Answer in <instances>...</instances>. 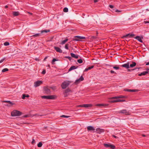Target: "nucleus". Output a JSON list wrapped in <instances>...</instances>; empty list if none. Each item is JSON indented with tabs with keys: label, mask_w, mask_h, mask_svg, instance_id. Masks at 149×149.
Returning <instances> with one entry per match:
<instances>
[{
	"label": "nucleus",
	"mask_w": 149,
	"mask_h": 149,
	"mask_svg": "<svg viewBox=\"0 0 149 149\" xmlns=\"http://www.w3.org/2000/svg\"><path fill=\"white\" fill-rule=\"evenodd\" d=\"M106 66H108L109 67H110L112 66V65L109 64H106Z\"/></svg>",
	"instance_id": "nucleus-54"
},
{
	"label": "nucleus",
	"mask_w": 149,
	"mask_h": 149,
	"mask_svg": "<svg viewBox=\"0 0 149 149\" xmlns=\"http://www.w3.org/2000/svg\"><path fill=\"white\" fill-rule=\"evenodd\" d=\"M74 38H79V39H85L86 38L84 37L81 36H75Z\"/></svg>",
	"instance_id": "nucleus-24"
},
{
	"label": "nucleus",
	"mask_w": 149,
	"mask_h": 149,
	"mask_svg": "<svg viewBox=\"0 0 149 149\" xmlns=\"http://www.w3.org/2000/svg\"><path fill=\"white\" fill-rule=\"evenodd\" d=\"M98 1L97 0H94V3H96V2H97Z\"/></svg>",
	"instance_id": "nucleus-59"
},
{
	"label": "nucleus",
	"mask_w": 149,
	"mask_h": 149,
	"mask_svg": "<svg viewBox=\"0 0 149 149\" xmlns=\"http://www.w3.org/2000/svg\"><path fill=\"white\" fill-rule=\"evenodd\" d=\"M84 78L82 76H81L78 79H77L75 82V83L76 84H78L79 83L80 81L84 80Z\"/></svg>",
	"instance_id": "nucleus-11"
},
{
	"label": "nucleus",
	"mask_w": 149,
	"mask_h": 149,
	"mask_svg": "<svg viewBox=\"0 0 149 149\" xmlns=\"http://www.w3.org/2000/svg\"><path fill=\"white\" fill-rule=\"evenodd\" d=\"M48 66L49 68L50 67V65H48Z\"/></svg>",
	"instance_id": "nucleus-64"
},
{
	"label": "nucleus",
	"mask_w": 149,
	"mask_h": 149,
	"mask_svg": "<svg viewBox=\"0 0 149 149\" xmlns=\"http://www.w3.org/2000/svg\"><path fill=\"white\" fill-rule=\"evenodd\" d=\"M93 65H92L91 66L89 67L88 68H86L84 70V72H86L88 70H91V69L93 68L94 67Z\"/></svg>",
	"instance_id": "nucleus-20"
},
{
	"label": "nucleus",
	"mask_w": 149,
	"mask_h": 149,
	"mask_svg": "<svg viewBox=\"0 0 149 149\" xmlns=\"http://www.w3.org/2000/svg\"><path fill=\"white\" fill-rule=\"evenodd\" d=\"M58 60H57V59H56L55 58H54L52 59V64H53V63L54 62L56 61H57Z\"/></svg>",
	"instance_id": "nucleus-44"
},
{
	"label": "nucleus",
	"mask_w": 149,
	"mask_h": 149,
	"mask_svg": "<svg viewBox=\"0 0 149 149\" xmlns=\"http://www.w3.org/2000/svg\"><path fill=\"white\" fill-rule=\"evenodd\" d=\"M149 65V62H147L146 64V65Z\"/></svg>",
	"instance_id": "nucleus-60"
},
{
	"label": "nucleus",
	"mask_w": 149,
	"mask_h": 149,
	"mask_svg": "<svg viewBox=\"0 0 149 149\" xmlns=\"http://www.w3.org/2000/svg\"><path fill=\"white\" fill-rule=\"evenodd\" d=\"M130 35L129 36V37L130 38H132L135 36V35L134 34L129 33Z\"/></svg>",
	"instance_id": "nucleus-36"
},
{
	"label": "nucleus",
	"mask_w": 149,
	"mask_h": 149,
	"mask_svg": "<svg viewBox=\"0 0 149 149\" xmlns=\"http://www.w3.org/2000/svg\"><path fill=\"white\" fill-rule=\"evenodd\" d=\"M40 33H37L36 34H35L34 35H33L32 36L33 37H38L40 36Z\"/></svg>",
	"instance_id": "nucleus-29"
},
{
	"label": "nucleus",
	"mask_w": 149,
	"mask_h": 149,
	"mask_svg": "<svg viewBox=\"0 0 149 149\" xmlns=\"http://www.w3.org/2000/svg\"><path fill=\"white\" fill-rule=\"evenodd\" d=\"M77 61L79 63H81L83 62V61L81 59L78 60Z\"/></svg>",
	"instance_id": "nucleus-40"
},
{
	"label": "nucleus",
	"mask_w": 149,
	"mask_h": 149,
	"mask_svg": "<svg viewBox=\"0 0 149 149\" xmlns=\"http://www.w3.org/2000/svg\"><path fill=\"white\" fill-rule=\"evenodd\" d=\"M8 70H9L8 68H5L2 70V72H5Z\"/></svg>",
	"instance_id": "nucleus-37"
},
{
	"label": "nucleus",
	"mask_w": 149,
	"mask_h": 149,
	"mask_svg": "<svg viewBox=\"0 0 149 149\" xmlns=\"http://www.w3.org/2000/svg\"><path fill=\"white\" fill-rule=\"evenodd\" d=\"M146 70V71L148 72V74H149V69L148 68Z\"/></svg>",
	"instance_id": "nucleus-57"
},
{
	"label": "nucleus",
	"mask_w": 149,
	"mask_h": 149,
	"mask_svg": "<svg viewBox=\"0 0 149 149\" xmlns=\"http://www.w3.org/2000/svg\"><path fill=\"white\" fill-rule=\"evenodd\" d=\"M63 11L65 12H67L68 11V9L66 7H65L63 9Z\"/></svg>",
	"instance_id": "nucleus-35"
},
{
	"label": "nucleus",
	"mask_w": 149,
	"mask_h": 149,
	"mask_svg": "<svg viewBox=\"0 0 149 149\" xmlns=\"http://www.w3.org/2000/svg\"><path fill=\"white\" fill-rule=\"evenodd\" d=\"M147 74H148V72L147 71H146L143 72H141V73L139 74H138V75L139 76H141L142 75H145Z\"/></svg>",
	"instance_id": "nucleus-23"
},
{
	"label": "nucleus",
	"mask_w": 149,
	"mask_h": 149,
	"mask_svg": "<svg viewBox=\"0 0 149 149\" xmlns=\"http://www.w3.org/2000/svg\"><path fill=\"white\" fill-rule=\"evenodd\" d=\"M61 117H62L67 118H68L69 117V116H65V115H63L61 116Z\"/></svg>",
	"instance_id": "nucleus-45"
},
{
	"label": "nucleus",
	"mask_w": 149,
	"mask_h": 149,
	"mask_svg": "<svg viewBox=\"0 0 149 149\" xmlns=\"http://www.w3.org/2000/svg\"><path fill=\"white\" fill-rule=\"evenodd\" d=\"M78 67V66L76 67L75 66H72L69 69L68 71H70L72 70H74L77 68Z\"/></svg>",
	"instance_id": "nucleus-17"
},
{
	"label": "nucleus",
	"mask_w": 149,
	"mask_h": 149,
	"mask_svg": "<svg viewBox=\"0 0 149 149\" xmlns=\"http://www.w3.org/2000/svg\"><path fill=\"white\" fill-rule=\"evenodd\" d=\"M96 106L98 107H101L102 106H107L106 104H97L96 105Z\"/></svg>",
	"instance_id": "nucleus-26"
},
{
	"label": "nucleus",
	"mask_w": 149,
	"mask_h": 149,
	"mask_svg": "<svg viewBox=\"0 0 149 149\" xmlns=\"http://www.w3.org/2000/svg\"><path fill=\"white\" fill-rule=\"evenodd\" d=\"M68 40V39H66L65 40L62 41L60 43V44L61 45H63L65 44Z\"/></svg>",
	"instance_id": "nucleus-27"
},
{
	"label": "nucleus",
	"mask_w": 149,
	"mask_h": 149,
	"mask_svg": "<svg viewBox=\"0 0 149 149\" xmlns=\"http://www.w3.org/2000/svg\"><path fill=\"white\" fill-rule=\"evenodd\" d=\"M124 97V96H119L114 97H111V98L112 99H116L120 98H123Z\"/></svg>",
	"instance_id": "nucleus-21"
},
{
	"label": "nucleus",
	"mask_w": 149,
	"mask_h": 149,
	"mask_svg": "<svg viewBox=\"0 0 149 149\" xmlns=\"http://www.w3.org/2000/svg\"><path fill=\"white\" fill-rule=\"evenodd\" d=\"M135 38L137 39L141 43L143 42V41L141 39V38L139 36H137L135 37Z\"/></svg>",
	"instance_id": "nucleus-16"
},
{
	"label": "nucleus",
	"mask_w": 149,
	"mask_h": 149,
	"mask_svg": "<svg viewBox=\"0 0 149 149\" xmlns=\"http://www.w3.org/2000/svg\"><path fill=\"white\" fill-rule=\"evenodd\" d=\"M73 40L75 41H78L79 40L77 38H74L73 39Z\"/></svg>",
	"instance_id": "nucleus-51"
},
{
	"label": "nucleus",
	"mask_w": 149,
	"mask_h": 149,
	"mask_svg": "<svg viewBox=\"0 0 149 149\" xmlns=\"http://www.w3.org/2000/svg\"><path fill=\"white\" fill-rule=\"evenodd\" d=\"M49 88H51L52 89H53V88L52 87H48V86H46L44 88V90L45 93H46L47 94H48L50 93L51 92V91Z\"/></svg>",
	"instance_id": "nucleus-6"
},
{
	"label": "nucleus",
	"mask_w": 149,
	"mask_h": 149,
	"mask_svg": "<svg viewBox=\"0 0 149 149\" xmlns=\"http://www.w3.org/2000/svg\"><path fill=\"white\" fill-rule=\"evenodd\" d=\"M132 64L130 65V67L131 68H132L136 65V63L133 61H132Z\"/></svg>",
	"instance_id": "nucleus-22"
},
{
	"label": "nucleus",
	"mask_w": 149,
	"mask_h": 149,
	"mask_svg": "<svg viewBox=\"0 0 149 149\" xmlns=\"http://www.w3.org/2000/svg\"><path fill=\"white\" fill-rule=\"evenodd\" d=\"M129 35H130L129 34V33L125 35H124V36H123V37H122V38H127V37H129Z\"/></svg>",
	"instance_id": "nucleus-38"
},
{
	"label": "nucleus",
	"mask_w": 149,
	"mask_h": 149,
	"mask_svg": "<svg viewBox=\"0 0 149 149\" xmlns=\"http://www.w3.org/2000/svg\"><path fill=\"white\" fill-rule=\"evenodd\" d=\"M54 49L57 52L61 53L62 52V50L59 47L54 46Z\"/></svg>",
	"instance_id": "nucleus-14"
},
{
	"label": "nucleus",
	"mask_w": 149,
	"mask_h": 149,
	"mask_svg": "<svg viewBox=\"0 0 149 149\" xmlns=\"http://www.w3.org/2000/svg\"><path fill=\"white\" fill-rule=\"evenodd\" d=\"M69 45L67 43L66 44L65 46V48L66 49L68 50L69 49L68 46H69Z\"/></svg>",
	"instance_id": "nucleus-34"
},
{
	"label": "nucleus",
	"mask_w": 149,
	"mask_h": 149,
	"mask_svg": "<svg viewBox=\"0 0 149 149\" xmlns=\"http://www.w3.org/2000/svg\"><path fill=\"white\" fill-rule=\"evenodd\" d=\"M124 101H125V100H123L118 99L117 100H110L109 102L111 103H114L116 102H123Z\"/></svg>",
	"instance_id": "nucleus-10"
},
{
	"label": "nucleus",
	"mask_w": 149,
	"mask_h": 149,
	"mask_svg": "<svg viewBox=\"0 0 149 149\" xmlns=\"http://www.w3.org/2000/svg\"><path fill=\"white\" fill-rule=\"evenodd\" d=\"M3 102H7L11 105H13V103L11 102L10 101H4Z\"/></svg>",
	"instance_id": "nucleus-30"
},
{
	"label": "nucleus",
	"mask_w": 149,
	"mask_h": 149,
	"mask_svg": "<svg viewBox=\"0 0 149 149\" xmlns=\"http://www.w3.org/2000/svg\"><path fill=\"white\" fill-rule=\"evenodd\" d=\"M130 63L129 62H127L126 63L124 64L120 65L121 67L125 68L127 69L130 68Z\"/></svg>",
	"instance_id": "nucleus-12"
},
{
	"label": "nucleus",
	"mask_w": 149,
	"mask_h": 149,
	"mask_svg": "<svg viewBox=\"0 0 149 149\" xmlns=\"http://www.w3.org/2000/svg\"><path fill=\"white\" fill-rule=\"evenodd\" d=\"M34 116H36V115H38V116H43V115H39V114H35L34 115Z\"/></svg>",
	"instance_id": "nucleus-58"
},
{
	"label": "nucleus",
	"mask_w": 149,
	"mask_h": 149,
	"mask_svg": "<svg viewBox=\"0 0 149 149\" xmlns=\"http://www.w3.org/2000/svg\"><path fill=\"white\" fill-rule=\"evenodd\" d=\"M46 70H44L42 72V73L43 74H45L46 73Z\"/></svg>",
	"instance_id": "nucleus-48"
},
{
	"label": "nucleus",
	"mask_w": 149,
	"mask_h": 149,
	"mask_svg": "<svg viewBox=\"0 0 149 149\" xmlns=\"http://www.w3.org/2000/svg\"><path fill=\"white\" fill-rule=\"evenodd\" d=\"M13 14L14 16H16L19 15V13L18 11H13Z\"/></svg>",
	"instance_id": "nucleus-19"
},
{
	"label": "nucleus",
	"mask_w": 149,
	"mask_h": 149,
	"mask_svg": "<svg viewBox=\"0 0 149 149\" xmlns=\"http://www.w3.org/2000/svg\"><path fill=\"white\" fill-rule=\"evenodd\" d=\"M87 131H92L93 132H95V129L94 127L92 126H88L87 127Z\"/></svg>",
	"instance_id": "nucleus-9"
},
{
	"label": "nucleus",
	"mask_w": 149,
	"mask_h": 149,
	"mask_svg": "<svg viewBox=\"0 0 149 149\" xmlns=\"http://www.w3.org/2000/svg\"><path fill=\"white\" fill-rule=\"evenodd\" d=\"M47 58V57H45V58L44 59V61H45V60Z\"/></svg>",
	"instance_id": "nucleus-63"
},
{
	"label": "nucleus",
	"mask_w": 149,
	"mask_h": 149,
	"mask_svg": "<svg viewBox=\"0 0 149 149\" xmlns=\"http://www.w3.org/2000/svg\"><path fill=\"white\" fill-rule=\"evenodd\" d=\"M28 115H25L24 116V117L25 118H27L28 117Z\"/></svg>",
	"instance_id": "nucleus-56"
},
{
	"label": "nucleus",
	"mask_w": 149,
	"mask_h": 149,
	"mask_svg": "<svg viewBox=\"0 0 149 149\" xmlns=\"http://www.w3.org/2000/svg\"><path fill=\"white\" fill-rule=\"evenodd\" d=\"M91 38L92 39H95L96 38V37L95 36H92L91 37Z\"/></svg>",
	"instance_id": "nucleus-53"
},
{
	"label": "nucleus",
	"mask_w": 149,
	"mask_h": 149,
	"mask_svg": "<svg viewBox=\"0 0 149 149\" xmlns=\"http://www.w3.org/2000/svg\"><path fill=\"white\" fill-rule=\"evenodd\" d=\"M124 91H128L130 92H135L138 91V90L134 89H130L127 88L125 89Z\"/></svg>",
	"instance_id": "nucleus-15"
},
{
	"label": "nucleus",
	"mask_w": 149,
	"mask_h": 149,
	"mask_svg": "<svg viewBox=\"0 0 149 149\" xmlns=\"http://www.w3.org/2000/svg\"><path fill=\"white\" fill-rule=\"evenodd\" d=\"M35 143V141L34 139H32V141L31 142L32 144L33 145Z\"/></svg>",
	"instance_id": "nucleus-47"
},
{
	"label": "nucleus",
	"mask_w": 149,
	"mask_h": 149,
	"mask_svg": "<svg viewBox=\"0 0 149 149\" xmlns=\"http://www.w3.org/2000/svg\"><path fill=\"white\" fill-rule=\"evenodd\" d=\"M42 146V142H40L37 145V146L38 147H41Z\"/></svg>",
	"instance_id": "nucleus-33"
},
{
	"label": "nucleus",
	"mask_w": 149,
	"mask_h": 149,
	"mask_svg": "<svg viewBox=\"0 0 149 149\" xmlns=\"http://www.w3.org/2000/svg\"><path fill=\"white\" fill-rule=\"evenodd\" d=\"M70 55L72 57L76 58H78L79 56V55H75L73 53H71Z\"/></svg>",
	"instance_id": "nucleus-18"
},
{
	"label": "nucleus",
	"mask_w": 149,
	"mask_h": 149,
	"mask_svg": "<svg viewBox=\"0 0 149 149\" xmlns=\"http://www.w3.org/2000/svg\"><path fill=\"white\" fill-rule=\"evenodd\" d=\"M141 68V67H140V68H136L134 69H132V70H130V69H128V71H131L132 70H136V69H138V70H139L140 68Z\"/></svg>",
	"instance_id": "nucleus-41"
},
{
	"label": "nucleus",
	"mask_w": 149,
	"mask_h": 149,
	"mask_svg": "<svg viewBox=\"0 0 149 149\" xmlns=\"http://www.w3.org/2000/svg\"><path fill=\"white\" fill-rule=\"evenodd\" d=\"M71 91V90H70V88H68L65 91V93H68L69 92Z\"/></svg>",
	"instance_id": "nucleus-32"
},
{
	"label": "nucleus",
	"mask_w": 149,
	"mask_h": 149,
	"mask_svg": "<svg viewBox=\"0 0 149 149\" xmlns=\"http://www.w3.org/2000/svg\"><path fill=\"white\" fill-rule=\"evenodd\" d=\"M71 82V81H65L62 84L61 87L63 89H65Z\"/></svg>",
	"instance_id": "nucleus-3"
},
{
	"label": "nucleus",
	"mask_w": 149,
	"mask_h": 149,
	"mask_svg": "<svg viewBox=\"0 0 149 149\" xmlns=\"http://www.w3.org/2000/svg\"><path fill=\"white\" fill-rule=\"evenodd\" d=\"M112 136H113V137H114V138H116V139H117V138H118V137L117 136H115V135H112Z\"/></svg>",
	"instance_id": "nucleus-55"
},
{
	"label": "nucleus",
	"mask_w": 149,
	"mask_h": 149,
	"mask_svg": "<svg viewBox=\"0 0 149 149\" xmlns=\"http://www.w3.org/2000/svg\"><path fill=\"white\" fill-rule=\"evenodd\" d=\"M109 7H110V8H114V6L113 5H109Z\"/></svg>",
	"instance_id": "nucleus-52"
},
{
	"label": "nucleus",
	"mask_w": 149,
	"mask_h": 149,
	"mask_svg": "<svg viewBox=\"0 0 149 149\" xmlns=\"http://www.w3.org/2000/svg\"><path fill=\"white\" fill-rule=\"evenodd\" d=\"M64 97H66L68 95V94H67V93H65V92H64Z\"/></svg>",
	"instance_id": "nucleus-46"
},
{
	"label": "nucleus",
	"mask_w": 149,
	"mask_h": 149,
	"mask_svg": "<svg viewBox=\"0 0 149 149\" xmlns=\"http://www.w3.org/2000/svg\"><path fill=\"white\" fill-rule=\"evenodd\" d=\"M8 7V6L7 5H6V6H5V8H7Z\"/></svg>",
	"instance_id": "nucleus-61"
},
{
	"label": "nucleus",
	"mask_w": 149,
	"mask_h": 149,
	"mask_svg": "<svg viewBox=\"0 0 149 149\" xmlns=\"http://www.w3.org/2000/svg\"><path fill=\"white\" fill-rule=\"evenodd\" d=\"M113 68L114 69L117 70L119 69V68L118 67H117L116 66H114L113 67Z\"/></svg>",
	"instance_id": "nucleus-43"
},
{
	"label": "nucleus",
	"mask_w": 149,
	"mask_h": 149,
	"mask_svg": "<svg viewBox=\"0 0 149 149\" xmlns=\"http://www.w3.org/2000/svg\"><path fill=\"white\" fill-rule=\"evenodd\" d=\"M50 30H44L41 31V33H47L49 32Z\"/></svg>",
	"instance_id": "nucleus-28"
},
{
	"label": "nucleus",
	"mask_w": 149,
	"mask_h": 149,
	"mask_svg": "<svg viewBox=\"0 0 149 149\" xmlns=\"http://www.w3.org/2000/svg\"><path fill=\"white\" fill-rule=\"evenodd\" d=\"M110 72L111 74L115 73V74H116V72L112 70L110 71Z\"/></svg>",
	"instance_id": "nucleus-50"
},
{
	"label": "nucleus",
	"mask_w": 149,
	"mask_h": 149,
	"mask_svg": "<svg viewBox=\"0 0 149 149\" xmlns=\"http://www.w3.org/2000/svg\"><path fill=\"white\" fill-rule=\"evenodd\" d=\"M142 135L143 137H145V136H146V135H144V134H142Z\"/></svg>",
	"instance_id": "nucleus-62"
},
{
	"label": "nucleus",
	"mask_w": 149,
	"mask_h": 149,
	"mask_svg": "<svg viewBox=\"0 0 149 149\" xmlns=\"http://www.w3.org/2000/svg\"><path fill=\"white\" fill-rule=\"evenodd\" d=\"M120 113H121L123 114L127 115L130 114V112L127 111L126 109H123L120 111L118 112Z\"/></svg>",
	"instance_id": "nucleus-4"
},
{
	"label": "nucleus",
	"mask_w": 149,
	"mask_h": 149,
	"mask_svg": "<svg viewBox=\"0 0 149 149\" xmlns=\"http://www.w3.org/2000/svg\"><path fill=\"white\" fill-rule=\"evenodd\" d=\"M92 106V105L91 104H87L80 105H79V107H81L88 108L89 107H91Z\"/></svg>",
	"instance_id": "nucleus-8"
},
{
	"label": "nucleus",
	"mask_w": 149,
	"mask_h": 149,
	"mask_svg": "<svg viewBox=\"0 0 149 149\" xmlns=\"http://www.w3.org/2000/svg\"><path fill=\"white\" fill-rule=\"evenodd\" d=\"M22 114V112L16 110H14L11 112V115L13 116H19Z\"/></svg>",
	"instance_id": "nucleus-1"
},
{
	"label": "nucleus",
	"mask_w": 149,
	"mask_h": 149,
	"mask_svg": "<svg viewBox=\"0 0 149 149\" xmlns=\"http://www.w3.org/2000/svg\"><path fill=\"white\" fill-rule=\"evenodd\" d=\"M9 43L8 42H6L4 43V45L5 46L9 45Z\"/></svg>",
	"instance_id": "nucleus-39"
},
{
	"label": "nucleus",
	"mask_w": 149,
	"mask_h": 149,
	"mask_svg": "<svg viewBox=\"0 0 149 149\" xmlns=\"http://www.w3.org/2000/svg\"><path fill=\"white\" fill-rule=\"evenodd\" d=\"M5 58H3L0 61V63H1L2 62H3V61L5 60Z\"/></svg>",
	"instance_id": "nucleus-49"
},
{
	"label": "nucleus",
	"mask_w": 149,
	"mask_h": 149,
	"mask_svg": "<svg viewBox=\"0 0 149 149\" xmlns=\"http://www.w3.org/2000/svg\"><path fill=\"white\" fill-rule=\"evenodd\" d=\"M43 99H46L48 100H55L56 99V97L54 95H44L41 97Z\"/></svg>",
	"instance_id": "nucleus-2"
},
{
	"label": "nucleus",
	"mask_w": 149,
	"mask_h": 149,
	"mask_svg": "<svg viewBox=\"0 0 149 149\" xmlns=\"http://www.w3.org/2000/svg\"><path fill=\"white\" fill-rule=\"evenodd\" d=\"M65 58H68L70 61H71L72 59L71 57L70 56H66L65 57Z\"/></svg>",
	"instance_id": "nucleus-42"
},
{
	"label": "nucleus",
	"mask_w": 149,
	"mask_h": 149,
	"mask_svg": "<svg viewBox=\"0 0 149 149\" xmlns=\"http://www.w3.org/2000/svg\"><path fill=\"white\" fill-rule=\"evenodd\" d=\"M42 83V82L41 81L38 80L35 82L34 83V86L36 87L39 86Z\"/></svg>",
	"instance_id": "nucleus-7"
},
{
	"label": "nucleus",
	"mask_w": 149,
	"mask_h": 149,
	"mask_svg": "<svg viewBox=\"0 0 149 149\" xmlns=\"http://www.w3.org/2000/svg\"><path fill=\"white\" fill-rule=\"evenodd\" d=\"M113 12H116V13H119V12H121V11H120L119 10H118V9H116V8H114V9H113Z\"/></svg>",
	"instance_id": "nucleus-31"
},
{
	"label": "nucleus",
	"mask_w": 149,
	"mask_h": 149,
	"mask_svg": "<svg viewBox=\"0 0 149 149\" xmlns=\"http://www.w3.org/2000/svg\"><path fill=\"white\" fill-rule=\"evenodd\" d=\"M104 147L106 148L110 147L112 149H114L116 147L114 145H111L110 143H104Z\"/></svg>",
	"instance_id": "nucleus-5"
},
{
	"label": "nucleus",
	"mask_w": 149,
	"mask_h": 149,
	"mask_svg": "<svg viewBox=\"0 0 149 149\" xmlns=\"http://www.w3.org/2000/svg\"><path fill=\"white\" fill-rule=\"evenodd\" d=\"M29 96V95L28 94H24L22 95V98L23 99H24L26 97H28Z\"/></svg>",
	"instance_id": "nucleus-25"
},
{
	"label": "nucleus",
	"mask_w": 149,
	"mask_h": 149,
	"mask_svg": "<svg viewBox=\"0 0 149 149\" xmlns=\"http://www.w3.org/2000/svg\"><path fill=\"white\" fill-rule=\"evenodd\" d=\"M96 130L97 133L99 134H101V133L103 132H104V130L99 128H98L96 129Z\"/></svg>",
	"instance_id": "nucleus-13"
}]
</instances>
